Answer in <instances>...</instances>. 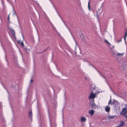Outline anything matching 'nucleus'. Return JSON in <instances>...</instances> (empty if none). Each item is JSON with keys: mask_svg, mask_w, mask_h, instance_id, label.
Segmentation results:
<instances>
[{"mask_svg": "<svg viewBox=\"0 0 127 127\" xmlns=\"http://www.w3.org/2000/svg\"><path fill=\"white\" fill-rule=\"evenodd\" d=\"M127 113V110H126V108H123L122 111L120 113L121 115L123 116H124L126 115Z\"/></svg>", "mask_w": 127, "mask_h": 127, "instance_id": "nucleus-2", "label": "nucleus"}, {"mask_svg": "<svg viewBox=\"0 0 127 127\" xmlns=\"http://www.w3.org/2000/svg\"><path fill=\"white\" fill-rule=\"evenodd\" d=\"M109 118L110 119H112L114 117V116H110L109 117Z\"/></svg>", "mask_w": 127, "mask_h": 127, "instance_id": "nucleus-12", "label": "nucleus"}, {"mask_svg": "<svg viewBox=\"0 0 127 127\" xmlns=\"http://www.w3.org/2000/svg\"><path fill=\"white\" fill-rule=\"evenodd\" d=\"M127 29H126V30L125 34V35L124 36V40L125 41V43L126 42V37L127 36Z\"/></svg>", "mask_w": 127, "mask_h": 127, "instance_id": "nucleus-7", "label": "nucleus"}, {"mask_svg": "<svg viewBox=\"0 0 127 127\" xmlns=\"http://www.w3.org/2000/svg\"><path fill=\"white\" fill-rule=\"evenodd\" d=\"M91 106H92V107L93 108L95 106V104L94 103V102H93L91 104Z\"/></svg>", "mask_w": 127, "mask_h": 127, "instance_id": "nucleus-11", "label": "nucleus"}, {"mask_svg": "<svg viewBox=\"0 0 127 127\" xmlns=\"http://www.w3.org/2000/svg\"><path fill=\"white\" fill-rule=\"evenodd\" d=\"M111 102V99H110V100H109L108 104H110Z\"/></svg>", "mask_w": 127, "mask_h": 127, "instance_id": "nucleus-17", "label": "nucleus"}, {"mask_svg": "<svg viewBox=\"0 0 127 127\" xmlns=\"http://www.w3.org/2000/svg\"><path fill=\"white\" fill-rule=\"evenodd\" d=\"M88 6L89 8H90L89 2L88 3Z\"/></svg>", "mask_w": 127, "mask_h": 127, "instance_id": "nucleus-16", "label": "nucleus"}, {"mask_svg": "<svg viewBox=\"0 0 127 127\" xmlns=\"http://www.w3.org/2000/svg\"><path fill=\"white\" fill-rule=\"evenodd\" d=\"M18 43H19V41H18Z\"/></svg>", "mask_w": 127, "mask_h": 127, "instance_id": "nucleus-21", "label": "nucleus"}, {"mask_svg": "<svg viewBox=\"0 0 127 127\" xmlns=\"http://www.w3.org/2000/svg\"><path fill=\"white\" fill-rule=\"evenodd\" d=\"M96 96V94H93V92H92L89 97V99H94Z\"/></svg>", "mask_w": 127, "mask_h": 127, "instance_id": "nucleus-1", "label": "nucleus"}, {"mask_svg": "<svg viewBox=\"0 0 127 127\" xmlns=\"http://www.w3.org/2000/svg\"><path fill=\"white\" fill-rule=\"evenodd\" d=\"M29 116L31 118L32 116V111H30L29 113Z\"/></svg>", "mask_w": 127, "mask_h": 127, "instance_id": "nucleus-10", "label": "nucleus"}, {"mask_svg": "<svg viewBox=\"0 0 127 127\" xmlns=\"http://www.w3.org/2000/svg\"><path fill=\"white\" fill-rule=\"evenodd\" d=\"M86 120V119L85 117H82L81 118V121L82 122H85Z\"/></svg>", "mask_w": 127, "mask_h": 127, "instance_id": "nucleus-5", "label": "nucleus"}, {"mask_svg": "<svg viewBox=\"0 0 127 127\" xmlns=\"http://www.w3.org/2000/svg\"><path fill=\"white\" fill-rule=\"evenodd\" d=\"M8 19H9V16H8Z\"/></svg>", "mask_w": 127, "mask_h": 127, "instance_id": "nucleus-20", "label": "nucleus"}, {"mask_svg": "<svg viewBox=\"0 0 127 127\" xmlns=\"http://www.w3.org/2000/svg\"><path fill=\"white\" fill-rule=\"evenodd\" d=\"M94 111L93 110H92L89 112V113L91 116H93L94 113Z\"/></svg>", "mask_w": 127, "mask_h": 127, "instance_id": "nucleus-6", "label": "nucleus"}, {"mask_svg": "<svg viewBox=\"0 0 127 127\" xmlns=\"http://www.w3.org/2000/svg\"><path fill=\"white\" fill-rule=\"evenodd\" d=\"M115 58L118 60L119 63H120L121 61V60H122L121 56H115Z\"/></svg>", "mask_w": 127, "mask_h": 127, "instance_id": "nucleus-3", "label": "nucleus"}, {"mask_svg": "<svg viewBox=\"0 0 127 127\" xmlns=\"http://www.w3.org/2000/svg\"><path fill=\"white\" fill-rule=\"evenodd\" d=\"M118 55V56H119L120 55H121V56H122L124 55L123 53H118L117 54Z\"/></svg>", "mask_w": 127, "mask_h": 127, "instance_id": "nucleus-13", "label": "nucleus"}, {"mask_svg": "<svg viewBox=\"0 0 127 127\" xmlns=\"http://www.w3.org/2000/svg\"><path fill=\"white\" fill-rule=\"evenodd\" d=\"M127 66L126 64H123L122 67V69L123 70H126V68Z\"/></svg>", "mask_w": 127, "mask_h": 127, "instance_id": "nucleus-4", "label": "nucleus"}, {"mask_svg": "<svg viewBox=\"0 0 127 127\" xmlns=\"http://www.w3.org/2000/svg\"><path fill=\"white\" fill-rule=\"evenodd\" d=\"M112 104H114V103H113Z\"/></svg>", "mask_w": 127, "mask_h": 127, "instance_id": "nucleus-22", "label": "nucleus"}, {"mask_svg": "<svg viewBox=\"0 0 127 127\" xmlns=\"http://www.w3.org/2000/svg\"><path fill=\"white\" fill-rule=\"evenodd\" d=\"M106 111L108 112L110 111V108L108 106H107L105 108V109Z\"/></svg>", "mask_w": 127, "mask_h": 127, "instance_id": "nucleus-8", "label": "nucleus"}, {"mask_svg": "<svg viewBox=\"0 0 127 127\" xmlns=\"http://www.w3.org/2000/svg\"><path fill=\"white\" fill-rule=\"evenodd\" d=\"M125 124V123L123 121H121L120 122V124L119 125L121 126V127H122Z\"/></svg>", "mask_w": 127, "mask_h": 127, "instance_id": "nucleus-9", "label": "nucleus"}, {"mask_svg": "<svg viewBox=\"0 0 127 127\" xmlns=\"http://www.w3.org/2000/svg\"><path fill=\"white\" fill-rule=\"evenodd\" d=\"M125 117H126V118H127V115H126Z\"/></svg>", "mask_w": 127, "mask_h": 127, "instance_id": "nucleus-19", "label": "nucleus"}, {"mask_svg": "<svg viewBox=\"0 0 127 127\" xmlns=\"http://www.w3.org/2000/svg\"><path fill=\"white\" fill-rule=\"evenodd\" d=\"M21 45L23 47L24 46V44L23 43V42H21Z\"/></svg>", "mask_w": 127, "mask_h": 127, "instance_id": "nucleus-14", "label": "nucleus"}, {"mask_svg": "<svg viewBox=\"0 0 127 127\" xmlns=\"http://www.w3.org/2000/svg\"><path fill=\"white\" fill-rule=\"evenodd\" d=\"M33 82V80L32 79L31 80V81H30V82L31 83H32Z\"/></svg>", "mask_w": 127, "mask_h": 127, "instance_id": "nucleus-18", "label": "nucleus"}, {"mask_svg": "<svg viewBox=\"0 0 127 127\" xmlns=\"http://www.w3.org/2000/svg\"><path fill=\"white\" fill-rule=\"evenodd\" d=\"M105 41L107 43H108V44L109 45H110V43H109L107 40H106Z\"/></svg>", "mask_w": 127, "mask_h": 127, "instance_id": "nucleus-15", "label": "nucleus"}]
</instances>
